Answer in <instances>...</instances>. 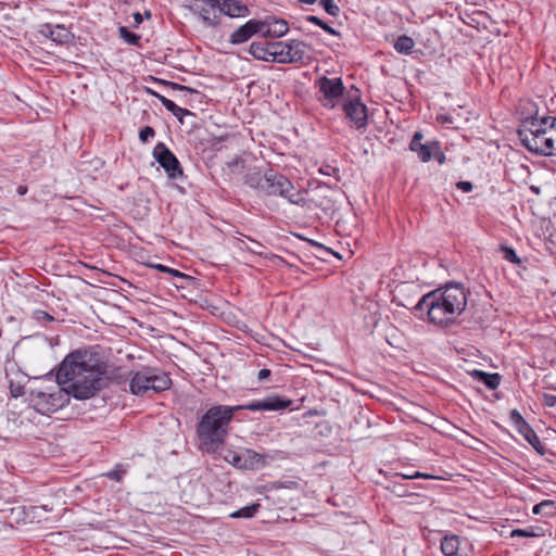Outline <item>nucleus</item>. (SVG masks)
Masks as SVG:
<instances>
[{"label":"nucleus","mask_w":556,"mask_h":556,"mask_svg":"<svg viewBox=\"0 0 556 556\" xmlns=\"http://www.w3.org/2000/svg\"><path fill=\"white\" fill-rule=\"evenodd\" d=\"M290 404V400L273 395L243 405H214L202 415L197 425L200 448L206 453H215L225 443L236 412L282 410Z\"/></svg>","instance_id":"f257e3e1"},{"label":"nucleus","mask_w":556,"mask_h":556,"mask_svg":"<svg viewBox=\"0 0 556 556\" xmlns=\"http://www.w3.org/2000/svg\"><path fill=\"white\" fill-rule=\"evenodd\" d=\"M98 356L89 351H74L61 363L56 381L77 400L93 397L105 386Z\"/></svg>","instance_id":"f03ea898"},{"label":"nucleus","mask_w":556,"mask_h":556,"mask_svg":"<svg viewBox=\"0 0 556 556\" xmlns=\"http://www.w3.org/2000/svg\"><path fill=\"white\" fill-rule=\"evenodd\" d=\"M466 306V289L460 283H448L425 294L414 309L425 312L429 323L446 327L456 320Z\"/></svg>","instance_id":"7ed1b4c3"},{"label":"nucleus","mask_w":556,"mask_h":556,"mask_svg":"<svg viewBox=\"0 0 556 556\" xmlns=\"http://www.w3.org/2000/svg\"><path fill=\"white\" fill-rule=\"evenodd\" d=\"M522 146L530 152L545 156L556 152V117L530 114L522 119L518 129Z\"/></svg>","instance_id":"20e7f679"},{"label":"nucleus","mask_w":556,"mask_h":556,"mask_svg":"<svg viewBox=\"0 0 556 556\" xmlns=\"http://www.w3.org/2000/svg\"><path fill=\"white\" fill-rule=\"evenodd\" d=\"M262 193L282 197L290 203L300 206H309L311 204V200L306 199L307 191L296 189L286 176L271 169L266 172Z\"/></svg>","instance_id":"39448f33"},{"label":"nucleus","mask_w":556,"mask_h":556,"mask_svg":"<svg viewBox=\"0 0 556 556\" xmlns=\"http://www.w3.org/2000/svg\"><path fill=\"white\" fill-rule=\"evenodd\" d=\"M170 384L172 380L167 374L157 368L144 367L134 374L129 389L132 394L143 396L150 391L155 393L165 391Z\"/></svg>","instance_id":"423d86ee"},{"label":"nucleus","mask_w":556,"mask_h":556,"mask_svg":"<svg viewBox=\"0 0 556 556\" xmlns=\"http://www.w3.org/2000/svg\"><path fill=\"white\" fill-rule=\"evenodd\" d=\"M71 393L65 386L58 382L56 386L47 388L43 391H34L30 401L38 413L50 415L67 405Z\"/></svg>","instance_id":"0eeeda50"},{"label":"nucleus","mask_w":556,"mask_h":556,"mask_svg":"<svg viewBox=\"0 0 556 556\" xmlns=\"http://www.w3.org/2000/svg\"><path fill=\"white\" fill-rule=\"evenodd\" d=\"M273 49V62L280 64L304 63L309 59V46L300 40L274 41L270 42Z\"/></svg>","instance_id":"6e6552de"},{"label":"nucleus","mask_w":556,"mask_h":556,"mask_svg":"<svg viewBox=\"0 0 556 556\" xmlns=\"http://www.w3.org/2000/svg\"><path fill=\"white\" fill-rule=\"evenodd\" d=\"M317 87L323 98L320 101L325 106L334 108L336 101L343 94L344 86L341 78H328L326 76L317 80Z\"/></svg>","instance_id":"1a4fd4ad"},{"label":"nucleus","mask_w":556,"mask_h":556,"mask_svg":"<svg viewBox=\"0 0 556 556\" xmlns=\"http://www.w3.org/2000/svg\"><path fill=\"white\" fill-rule=\"evenodd\" d=\"M153 156L165 169L169 178L182 176V169L175 154L163 143L159 142L153 149Z\"/></svg>","instance_id":"9d476101"},{"label":"nucleus","mask_w":556,"mask_h":556,"mask_svg":"<svg viewBox=\"0 0 556 556\" xmlns=\"http://www.w3.org/2000/svg\"><path fill=\"white\" fill-rule=\"evenodd\" d=\"M262 26L261 20H250L230 35L229 42L232 45H241L250 40L254 35L261 36Z\"/></svg>","instance_id":"9b49d317"},{"label":"nucleus","mask_w":556,"mask_h":556,"mask_svg":"<svg viewBox=\"0 0 556 556\" xmlns=\"http://www.w3.org/2000/svg\"><path fill=\"white\" fill-rule=\"evenodd\" d=\"M343 110L346 117L354 123L356 128H363L367 125V109L359 100H350L344 103Z\"/></svg>","instance_id":"f8f14e48"},{"label":"nucleus","mask_w":556,"mask_h":556,"mask_svg":"<svg viewBox=\"0 0 556 556\" xmlns=\"http://www.w3.org/2000/svg\"><path fill=\"white\" fill-rule=\"evenodd\" d=\"M39 34L59 45H65L73 40V34L64 25L42 24Z\"/></svg>","instance_id":"ddd939ff"},{"label":"nucleus","mask_w":556,"mask_h":556,"mask_svg":"<svg viewBox=\"0 0 556 556\" xmlns=\"http://www.w3.org/2000/svg\"><path fill=\"white\" fill-rule=\"evenodd\" d=\"M261 24H263L261 31V37L263 38H280L289 30L288 23L280 18L268 16L265 20H261Z\"/></svg>","instance_id":"4468645a"},{"label":"nucleus","mask_w":556,"mask_h":556,"mask_svg":"<svg viewBox=\"0 0 556 556\" xmlns=\"http://www.w3.org/2000/svg\"><path fill=\"white\" fill-rule=\"evenodd\" d=\"M203 7L200 8V16L203 22L208 26H216L219 24V0H202Z\"/></svg>","instance_id":"2eb2a0df"},{"label":"nucleus","mask_w":556,"mask_h":556,"mask_svg":"<svg viewBox=\"0 0 556 556\" xmlns=\"http://www.w3.org/2000/svg\"><path fill=\"white\" fill-rule=\"evenodd\" d=\"M219 12L229 17H245L250 14L249 8L238 0H219Z\"/></svg>","instance_id":"dca6fc26"},{"label":"nucleus","mask_w":556,"mask_h":556,"mask_svg":"<svg viewBox=\"0 0 556 556\" xmlns=\"http://www.w3.org/2000/svg\"><path fill=\"white\" fill-rule=\"evenodd\" d=\"M249 52L256 59L265 62H273L270 60L274 55L273 49H270V42H252L249 48Z\"/></svg>","instance_id":"f3484780"},{"label":"nucleus","mask_w":556,"mask_h":556,"mask_svg":"<svg viewBox=\"0 0 556 556\" xmlns=\"http://www.w3.org/2000/svg\"><path fill=\"white\" fill-rule=\"evenodd\" d=\"M441 551L445 556H468L459 553V538L457 535H446L441 541Z\"/></svg>","instance_id":"a211bd4d"},{"label":"nucleus","mask_w":556,"mask_h":556,"mask_svg":"<svg viewBox=\"0 0 556 556\" xmlns=\"http://www.w3.org/2000/svg\"><path fill=\"white\" fill-rule=\"evenodd\" d=\"M153 94L159 99V101L164 105L166 110H168L175 117L179 119L180 123H182L184 116L192 114L189 110L178 106L174 101L169 100L168 98L157 92H154Z\"/></svg>","instance_id":"6ab92c4d"},{"label":"nucleus","mask_w":556,"mask_h":556,"mask_svg":"<svg viewBox=\"0 0 556 556\" xmlns=\"http://www.w3.org/2000/svg\"><path fill=\"white\" fill-rule=\"evenodd\" d=\"M153 94L159 99V101L164 105L166 110H168L175 117L179 119L180 123H182L184 116L192 114L189 110L178 106L174 101L169 100L168 98L157 92H154Z\"/></svg>","instance_id":"aec40b11"},{"label":"nucleus","mask_w":556,"mask_h":556,"mask_svg":"<svg viewBox=\"0 0 556 556\" xmlns=\"http://www.w3.org/2000/svg\"><path fill=\"white\" fill-rule=\"evenodd\" d=\"M471 375L491 390H495L501 383V376L498 374H489L481 370H473Z\"/></svg>","instance_id":"412c9836"},{"label":"nucleus","mask_w":556,"mask_h":556,"mask_svg":"<svg viewBox=\"0 0 556 556\" xmlns=\"http://www.w3.org/2000/svg\"><path fill=\"white\" fill-rule=\"evenodd\" d=\"M266 173L262 174L260 170H252L245 174L244 182L249 187L256 189L258 192L262 193Z\"/></svg>","instance_id":"4be33fe9"},{"label":"nucleus","mask_w":556,"mask_h":556,"mask_svg":"<svg viewBox=\"0 0 556 556\" xmlns=\"http://www.w3.org/2000/svg\"><path fill=\"white\" fill-rule=\"evenodd\" d=\"M534 515H544L546 517L556 516V502L552 500H544L532 508Z\"/></svg>","instance_id":"5701e85b"},{"label":"nucleus","mask_w":556,"mask_h":556,"mask_svg":"<svg viewBox=\"0 0 556 556\" xmlns=\"http://www.w3.org/2000/svg\"><path fill=\"white\" fill-rule=\"evenodd\" d=\"M414 46L415 42L409 36L402 35L396 39L394 43V49L399 53L410 54L414 49Z\"/></svg>","instance_id":"b1692460"},{"label":"nucleus","mask_w":556,"mask_h":556,"mask_svg":"<svg viewBox=\"0 0 556 556\" xmlns=\"http://www.w3.org/2000/svg\"><path fill=\"white\" fill-rule=\"evenodd\" d=\"M435 149H438V142L431 141L418 147L416 153L421 162H428L432 159Z\"/></svg>","instance_id":"393cba45"},{"label":"nucleus","mask_w":556,"mask_h":556,"mask_svg":"<svg viewBox=\"0 0 556 556\" xmlns=\"http://www.w3.org/2000/svg\"><path fill=\"white\" fill-rule=\"evenodd\" d=\"M244 455V460L250 465L247 469H256L265 465V457L254 451L247 450Z\"/></svg>","instance_id":"a878e982"},{"label":"nucleus","mask_w":556,"mask_h":556,"mask_svg":"<svg viewBox=\"0 0 556 556\" xmlns=\"http://www.w3.org/2000/svg\"><path fill=\"white\" fill-rule=\"evenodd\" d=\"M543 530L540 527H529L527 529H514L510 536H522V538H539L542 536Z\"/></svg>","instance_id":"bb28decb"},{"label":"nucleus","mask_w":556,"mask_h":556,"mask_svg":"<svg viewBox=\"0 0 556 556\" xmlns=\"http://www.w3.org/2000/svg\"><path fill=\"white\" fill-rule=\"evenodd\" d=\"M244 458H245L244 452L239 454V453L229 451L228 454L225 455V459L228 463H230L231 465H233L235 467L247 469L248 466H250V465L248 464V462L244 460Z\"/></svg>","instance_id":"cd10ccee"},{"label":"nucleus","mask_w":556,"mask_h":556,"mask_svg":"<svg viewBox=\"0 0 556 556\" xmlns=\"http://www.w3.org/2000/svg\"><path fill=\"white\" fill-rule=\"evenodd\" d=\"M260 508V504H251L230 514L231 518H251Z\"/></svg>","instance_id":"c85d7f7f"},{"label":"nucleus","mask_w":556,"mask_h":556,"mask_svg":"<svg viewBox=\"0 0 556 556\" xmlns=\"http://www.w3.org/2000/svg\"><path fill=\"white\" fill-rule=\"evenodd\" d=\"M305 18L307 22L319 26L321 29H324L326 33H328L330 35H333V36L340 35L339 31H337L334 28H332L331 26H329L327 23H325L324 21H321L319 17H317L315 15H307Z\"/></svg>","instance_id":"c756f323"},{"label":"nucleus","mask_w":556,"mask_h":556,"mask_svg":"<svg viewBox=\"0 0 556 556\" xmlns=\"http://www.w3.org/2000/svg\"><path fill=\"white\" fill-rule=\"evenodd\" d=\"M118 33H119L121 38H123L129 45L137 46L140 40L139 35L129 31L125 26H121L118 28Z\"/></svg>","instance_id":"7c9ffc66"},{"label":"nucleus","mask_w":556,"mask_h":556,"mask_svg":"<svg viewBox=\"0 0 556 556\" xmlns=\"http://www.w3.org/2000/svg\"><path fill=\"white\" fill-rule=\"evenodd\" d=\"M501 250L503 252V257L513 264H520L521 260L517 256L515 250L507 245H501Z\"/></svg>","instance_id":"2f4dec72"},{"label":"nucleus","mask_w":556,"mask_h":556,"mask_svg":"<svg viewBox=\"0 0 556 556\" xmlns=\"http://www.w3.org/2000/svg\"><path fill=\"white\" fill-rule=\"evenodd\" d=\"M523 438L527 440L529 444H531L538 452L543 453V446L542 443L534 432L533 429L529 431V433L523 434Z\"/></svg>","instance_id":"473e14b6"},{"label":"nucleus","mask_w":556,"mask_h":556,"mask_svg":"<svg viewBox=\"0 0 556 556\" xmlns=\"http://www.w3.org/2000/svg\"><path fill=\"white\" fill-rule=\"evenodd\" d=\"M320 5L323 9L330 14L331 16H338L340 13V8L334 2V0H320Z\"/></svg>","instance_id":"72a5a7b5"},{"label":"nucleus","mask_w":556,"mask_h":556,"mask_svg":"<svg viewBox=\"0 0 556 556\" xmlns=\"http://www.w3.org/2000/svg\"><path fill=\"white\" fill-rule=\"evenodd\" d=\"M155 136V131L152 127L146 126L143 127L139 132V139L142 142H148L149 139L153 138Z\"/></svg>","instance_id":"f704fd0d"},{"label":"nucleus","mask_w":556,"mask_h":556,"mask_svg":"<svg viewBox=\"0 0 556 556\" xmlns=\"http://www.w3.org/2000/svg\"><path fill=\"white\" fill-rule=\"evenodd\" d=\"M125 475V470L121 465H117L114 470L108 472L105 476L112 480L121 481Z\"/></svg>","instance_id":"c9c22d12"},{"label":"nucleus","mask_w":556,"mask_h":556,"mask_svg":"<svg viewBox=\"0 0 556 556\" xmlns=\"http://www.w3.org/2000/svg\"><path fill=\"white\" fill-rule=\"evenodd\" d=\"M34 317L35 319H37L38 321H52L53 320V317L48 314L47 312L45 311H41V309H37L34 312Z\"/></svg>","instance_id":"e433bc0d"},{"label":"nucleus","mask_w":556,"mask_h":556,"mask_svg":"<svg viewBox=\"0 0 556 556\" xmlns=\"http://www.w3.org/2000/svg\"><path fill=\"white\" fill-rule=\"evenodd\" d=\"M402 478L403 479H418V478L435 479L437 477H434L432 475L424 473L420 471H414V472H412V475H402Z\"/></svg>","instance_id":"4c0bfd02"},{"label":"nucleus","mask_w":556,"mask_h":556,"mask_svg":"<svg viewBox=\"0 0 556 556\" xmlns=\"http://www.w3.org/2000/svg\"><path fill=\"white\" fill-rule=\"evenodd\" d=\"M543 403L548 407H554L556 405V394L554 393H544L543 394Z\"/></svg>","instance_id":"58836bf2"},{"label":"nucleus","mask_w":556,"mask_h":556,"mask_svg":"<svg viewBox=\"0 0 556 556\" xmlns=\"http://www.w3.org/2000/svg\"><path fill=\"white\" fill-rule=\"evenodd\" d=\"M514 427L522 437L523 434L529 433V431L532 429L525 419L520 424L515 425Z\"/></svg>","instance_id":"ea45409f"},{"label":"nucleus","mask_w":556,"mask_h":556,"mask_svg":"<svg viewBox=\"0 0 556 556\" xmlns=\"http://www.w3.org/2000/svg\"><path fill=\"white\" fill-rule=\"evenodd\" d=\"M525 418L521 416V414L517 409H511L509 413V420L515 426L517 424H520Z\"/></svg>","instance_id":"a19ab883"},{"label":"nucleus","mask_w":556,"mask_h":556,"mask_svg":"<svg viewBox=\"0 0 556 556\" xmlns=\"http://www.w3.org/2000/svg\"><path fill=\"white\" fill-rule=\"evenodd\" d=\"M456 187L464 192H470L472 190V184L470 181H458Z\"/></svg>","instance_id":"79ce46f5"},{"label":"nucleus","mask_w":556,"mask_h":556,"mask_svg":"<svg viewBox=\"0 0 556 556\" xmlns=\"http://www.w3.org/2000/svg\"><path fill=\"white\" fill-rule=\"evenodd\" d=\"M440 164H443L445 161V155L441 151L440 144L438 143V149H435L433 156Z\"/></svg>","instance_id":"37998d69"},{"label":"nucleus","mask_w":556,"mask_h":556,"mask_svg":"<svg viewBox=\"0 0 556 556\" xmlns=\"http://www.w3.org/2000/svg\"><path fill=\"white\" fill-rule=\"evenodd\" d=\"M269 376H270V370H269V369H267V368H263V369H261V370L258 371V374H257V378H258V380H260V381H262V380H264V379L268 378Z\"/></svg>","instance_id":"c03bdc74"},{"label":"nucleus","mask_w":556,"mask_h":556,"mask_svg":"<svg viewBox=\"0 0 556 556\" xmlns=\"http://www.w3.org/2000/svg\"><path fill=\"white\" fill-rule=\"evenodd\" d=\"M150 266L152 268H155V269H157L160 271H163V273H167L168 274V271H170L169 267H167L165 265H162V264H150Z\"/></svg>","instance_id":"a18cd8bd"},{"label":"nucleus","mask_w":556,"mask_h":556,"mask_svg":"<svg viewBox=\"0 0 556 556\" xmlns=\"http://www.w3.org/2000/svg\"><path fill=\"white\" fill-rule=\"evenodd\" d=\"M132 17L135 21V27H138L143 21V16L139 12L134 13Z\"/></svg>","instance_id":"49530a36"},{"label":"nucleus","mask_w":556,"mask_h":556,"mask_svg":"<svg viewBox=\"0 0 556 556\" xmlns=\"http://www.w3.org/2000/svg\"><path fill=\"white\" fill-rule=\"evenodd\" d=\"M424 143H421L420 141H415L412 139L410 141V144H409V149L413 151V152H417L418 151V147L422 146Z\"/></svg>","instance_id":"de8ad7c7"},{"label":"nucleus","mask_w":556,"mask_h":556,"mask_svg":"<svg viewBox=\"0 0 556 556\" xmlns=\"http://www.w3.org/2000/svg\"><path fill=\"white\" fill-rule=\"evenodd\" d=\"M168 274L174 276V277H180V278H185L186 277L185 274H182L179 270L174 269V268H170V271H168Z\"/></svg>","instance_id":"09e8293b"},{"label":"nucleus","mask_w":556,"mask_h":556,"mask_svg":"<svg viewBox=\"0 0 556 556\" xmlns=\"http://www.w3.org/2000/svg\"><path fill=\"white\" fill-rule=\"evenodd\" d=\"M172 86H173L174 89L191 91L190 88H188L186 86H181V85L175 84V83H173Z\"/></svg>","instance_id":"8fccbe9b"},{"label":"nucleus","mask_w":556,"mask_h":556,"mask_svg":"<svg viewBox=\"0 0 556 556\" xmlns=\"http://www.w3.org/2000/svg\"><path fill=\"white\" fill-rule=\"evenodd\" d=\"M422 137H424V136H422V134H421L420 131H416V132L414 134V136H413V140H415V141H421Z\"/></svg>","instance_id":"3c124183"},{"label":"nucleus","mask_w":556,"mask_h":556,"mask_svg":"<svg viewBox=\"0 0 556 556\" xmlns=\"http://www.w3.org/2000/svg\"><path fill=\"white\" fill-rule=\"evenodd\" d=\"M26 192H27V187H25V186H20V187L17 188V193H18L20 195H24V194H26Z\"/></svg>","instance_id":"603ef678"},{"label":"nucleus","mask_w":556,"mask_h":556,"mask_svg":"<svg viewBox=\"0 0 556 556\" xmlns=\"http://www.w3.org/2000/svg\"><path fill=\"white\" fill-rule=\"evenodd\" d=\"M299 1L302 3H305V4H313L316 2V0H299Z\"/></svg>","instance_id":"864d4df0"},{"label":"nucleus","mask_w":556,"mask_h":556,"mask_svg":"<svg viewBox=\"0 0 556 556\" xmlns=\"http://www.w3.org/2000/svg\"><path fill=\"white\" fill-rule=\"evenodd\" d=\"M402 475H412V472L406 471V473H404V472H397V473H396V476H399V477H401V478H402Z\"/></svg>","instance_id":"5fc2aeb1"},{"label":"nucleus","mask_w":556,"mask_h":556,"mask_svg":"<svg viewBox=\"0 0 556 556\" xmlns=\"http://www.w3.org/2000/svg\"><path fill=\"white\" fill-rule=\"evenodd\" d=\"M144 17H147V18H150V17H151V13H150V11H146V12H144Z\"/></svg>","instance_id":"6e6d98bb"},{"label":"nucleus","mask_w":556,"mask_h":556,"mask_svg":"<svg viewBox=\"0 0 556 556\" xmlns=\"http://www.w3.org/2000/svg\"><path fill=\"white\" fill-rule=\"evenodd\" d=\"M314 245L318 247V248H323V245L320 243H317V242H314V241H311Z\"/></svg>","instance_id":"4d7b16f0"}]
</instances>
